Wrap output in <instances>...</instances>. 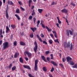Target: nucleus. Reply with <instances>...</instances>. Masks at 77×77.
I'll list each match as a JSON object with an SVG mask.
<instances>
[{
  "label": "nucleus",
  "mask_w": 77,
  "mask_h": 77,
  "mask_svg": "<svg viewBox=\"0 0 77 77\" xmlns=\"http://www.w3.org/2000/svg\"><path fill=\"white\" fill-rule=\"evenodd\" d=\"M64 47L65 48H69V47L70 50H72V43H71V42H68L67 43L66 42H65L64 44Z\"/></svg>",
  "instance_id": "1"
},
{
  "label": "nucleus",
  "mask_w": 77,
  "mask_h": 77,
  "mask_svg": "<svg viewBox=\"0 0 77 77\" xmlns=\"http://www.w3.org/2000/svg\"><path fill=\"white\" fill-rule=\"evenodd\" d=\"M41 37L42 38H44V35L43 34H41Z\"/></svg>",
  "instance_id": "49"
},
{
  "label": "nucleus",
  "mask_w": 77,
  "mask_h": 77,
  "mask_svg": "<svg viewBox=\"0 0 77 77\" xmlns=\"http://www.w3.org/2000/svg\"><path fill=\"white\" fill-rule=\"evenodd\" d=\"M54 41V42H57L59 44V41H58V39H57L55 40Z\"/></svg>",
  "instance_id": "32"
},
{
  "label": "nucleus",
  "mask_w": 77,
  "mask_h": 77,
  "mask_svg": "<svg viewBox=\"0 0 77 77\" xmlns=\"http://www.w3.org/2000/svg\"><path fill=\"white\" fill-rule=\"evenodd\" d=\"M2 41H0V45H2Z\"/></svg>",
  "instance_id": "60"
},
{
  "label": "nucleus",
  "mask_w": 77,
  "mask_h": 77,
  "mask_svg": "<svg viewBox=\"0 0 77 77\" xmlns=\"http://www.w3.org/2000/svg\"><path fill=\"white\" fill-rule=\"evenodd\" d=\"M41 24L42 25V27H43V28H45V26H44V25L42 24L41 23Z\"/></svg>",
  "instance_id": "45"
},
{
  "label": "nucleus",
  "mask_w": 77,
  "mask_h": 77,
  "mask_svg": "<svg viewBox=\"0 0 77 77\" xmlns=\"http://www.w3.org/2000/svg\"><path fill=\"white\" fill-rule=\"evenodd\" d=\"M57 19L58 20V23L59 24H61V21H60V20L59 18V17H57Z\"/></svg>",
  "instance_id": "21"
},
{
  "label": "nucleus",
  "mask_w": 77,
  "mask_h": 77,
  "mask_svg": "<svg viewBox=\"0 0 77 77\" xmlns=\"http://www.w3.org/2000/svg\"><path fill=\"white\" fill-rule=\"evenodd\" d=\"M47 59L48 61H49L50 60V58L48 57L47 58Z\"/></svg>",
  "instance_id": "59"
},
{
  "label": "nucleus",
  "mask_w": 77,
  "mask_h": 77,
  "mask_svg": "<svg viewBox=\"0 0 77 77\" xmlns=\"http://www.w3.org/2000/svg\"><path fill=\"white\" fill-rule=\"evenodd\" d=\"M28 76H29V77H35L32 76V74L30 73L28 74Z\"/></svg>",
  "instance_id": "34"
},
{
  "label": "nucleus",
  "mask_w": 77,
  "mask_h": 77,
  "mask_svg": "<svg viewBox=\"0 0 77 77\" xmlns=\"http://www.w3.org/2000/svg\"><path fill=\"white\" fill-rule=\"evenodd\" d=\"M46 28L47 29L48 32H50V31H52L51 29H49V28H48V27L47 26H46Z\"/></svg>",
  "instance_id": "14"
},
{
  "label": "nucleus",
  "mask_w": 77,
  "mask_h": 77,
  "mask_svg": "<svg viewBox=\"0 0 77 77\" xmlns=\"http://www.w3.org/2000/svg\"><path fill=\"white\" fill-rule=\"evenodd\" d=\"M20 44L21 45H26V43H24L23 42H20Z\"/></svg>",
  "instance_id": "16"
},
{
  "label": "nucleus",
  "mask_w": 77,
  "mask_h": 77,
  "mask_svg": "<svg viewBox=\"0 0 77 77\" xmlns=\"http://www.w3.org/2000/svg\"><path fill=\"white\" fill-rule=\"evenodd\" d=\"M43 44H47V42H46L45 41H43Z\"/></svg>",
  "instance_id": "46"
},
{
  "label": "nucleus",
  "mask_w": 77,
  "mask_h": 77,
  "mask_svg": "<svg viewBox=\"0 0 77 77\" xmlns=\"http://www.w3.org/2000/svg\"><path fill=\"white\" fill-rule=\"evenodd\" d=\"M35 10H33L32 13V16H33V15H35Z\"/></svg>",
  "instance_id": "25"
},
{
  "label": "nucleus",
  "mask_w": 77,
  "mask_h": 77,
  "mask_svg": "<svg viewBox=\"0 0 77 77\" xmlns=\"http://www.w3.org/2000/svg\"><path fill=\"white\" fill-rule=\"evenodd\" d=\"M18 3L20 5H22V3H21V1H20L18 2Z\"/></svg>",
  "instance_id": "51"
},
{
  "label": "nucleus",
  "mask_w": 77,
  "mask_h": 77,
  "mask_svg": "<svg viewBox=\"0 0 77 77\" xmlns=\"http://www.w3.org/2000/svg\"><path fill=\"white\" fill-rule=\"evenodd\" d=\"M16 66H14L13 67L11 68V70L12 71H15V69H16Z\"/></svg>",
  "instance_id": "17"
},
{
  "label": "nucleus",
  "mask_w": 77,
  "mask_h": 77,
  "mask_svg": "<svg viewBox=\"0 0 77 77\" xmlns=\"http://www.w3.org/2000/svg\"><path fill=\"white\" fill-rule=\"evenodd\" d=\"M12 66V64H10L9 66V68H11Z\"/></svg>",
  "instance_id": "43"
},
{
  "label": "nucleus",
  "mask_w": 77,
  "mask_h": 77,
  "mask_svg": "<svg viewBox=\"0 0 77 77\" xmlns=\"http://www.w3.org/2000/svg\"><path fill=\"white\" fill-rule=\"evenodd\" d=\"M9 43L8 42H6L3 44V48L4 50L6 49V48L9 47Z\"/></svg>",
  "instance_id": "2"
},
{
  "label": "nucleus",
  "mask_w": 77,
  "mask_h": 77,
  "mask_svg": "<svg viewBox=\"0 0 77 77\" xmlns=\"http://www.w3.org/2000/svg\"><path fill=\"white\" fill-rule=\"evenodd\" d=\"M73 32V30H72V31H71L70 30H69V33L70 34V35H72L73 34H72V32Z\"/></svg>",
  "instance_id": "27"
},
{
  "label": "nucleus",
  "mask_w": 77,
  "mask_h": 77,
  "mask_svg": "<svg viewBox=\"0 0 77 77\" xmlns=\"http://www.w3.org/2000/svg\"><path fill=\"white\" fill-rule=\"evenodd\" d=\"M32 2V0H29V5H30V3Z\"/></svg>",
  "instance_id": "39"
},
{
  "label": "nucleus",
  "mask_w": 77,
  "mask_h": 77,
  "mask_svg": "<svg viewBox=\"0 0 77 77\" xmlns=\"http://www.w3.org/2000/svg\"><path fill=\"white\" fill-rule=\"evenodd\" d=\"M41 58L42 60H44L45 62H47V61L45 60V57L44 55H42L41 56Z\"/></svg>",
  "instance_id": "9"
},
{
  "label": "nucleus",
  "mask_w": 77,
  "mask_h": 77,
  "mask_svg": "<svg viewBox=\"0 0 77 77\" xmlns=\"http://www.w3.org/2000/svg\"><path fill=\"white\" fill-rule=\"evenodd\" d=\"M70 65H74V63L72 61H71L70 62Z\"/></svg>",
  "instance_id": "23"
},
{
  "label": "nucleus",
  "mask_w": 77,
  "mask_h": 77,
  "mask_svg": "<svg viewBox=\"0 0 77 77\" xmlns=\"http://www.w3.org/2000/svg\"><path fill=\"white\" fill-rule=\"evenodd\" d=\"M56 24L57 26L58 27H59V24L58 23H56Z\"/></svg>",
  "instance_id": "63"
},
{
  "label": "nucleus",
  "mask_w": 77,
  "mask_h": 77,
  "mask_svg": "<svg viewBox=\"0 0 77 77\" xmlns=\"http://www.w3.org/2000/svg\"><path fill=\"white\" fill-rule=\"evenodd\" d=\"M11 27L12 28V29H15V25H11Z\"/></svg>",
  "instance_id": "29"
},
{
  "label": "nucleus",
  "mask_w": 77,
  "mask_h": 77,
  "mask_svg": "<svg viewBox=\"0 0 77 77\" xmlns=\"http://www.w3.org/2000/svg\"><path fill=\"white\" fill-rule=\"evenodd\" d=\"M18 56H19V54L18 53H16L14 55V57H15V58H17Z\"/></svg>",
  "instance_id": "19"
},
{
  "label": "nucleus",
  "mask_w": 77,
  "mask_h": 77,
  "mask_svg": "<svg viewBox=\"0 0 77 77\" xmlns=\"http://www.w3.org/2000/svg\"><path fill=\"white\" fill-rule=\"evenodd\" d=\"M61 12L63 13H65L66 14V13L68 12V10L65 8H64L61 10Z\"/></svg>",
  "instance_id": "6"
},
{
  "label": "nucleus",
  "mask_w": 77,
  "mask_h": 77,
  "mask_svg": "<svg viewBox=\"0 0 77 77\" xmlns=\"http://www.w3.org/2000/svg\"><path fill=\"white\" fill-rule=\"evenodd\" d=\"M43 11V10L42 9H38V12L40 13V14H41Z\"/></svg>",
  "instance_id": "20"
},
{
  "label": "nucleus",
  "mask_w": 77,
  "mask_h": 77,
  "mask_svg": "<svg viewBox=\"0 0 77 77\" xmlns=\"http://www.w3.org/2000/svg\"><path fill=\"white\" fill-rule=\"evenodd\" d=\"M36 18H34L33 19V21L34 23H35V22H36Z\"/></svg>",
  "instance_id": "40"
},
{
  "label": "nucleus",
  "mask_w": 77,
  "mask_h": 77,
  "mask_svg": "<svg viewBox=\"0 0 77 77\" xmlns=\"http://www.w3.org/2000/svg\"><path fill=\"white\" fill-rule=\"evenodd\" d=\"M50 35L52 37V38H53V34H52L51 33L50 34Z\"/></svg>",
  "instance_id": "58"
},
{
  "label": "nucleus",
  "mask_w": 77,
  "mask_h": 77,
  "mask_svg": "<svg viewBox=\"0 0 77 77\" xmlns=\"http://www.w3.org/2000/svg\"><path fill=\"white\" fill-rule=\"evenodd\" d=\"M26 54H27L28 57L30 58L31 56H32V54L30 52H29L28 51H26L25 52V54L26 55Z\"/></svg>",
  "instance_id": "5"
},
{
  "label": "nucleus",
  "mask_w": 77,
  "mask_h": 77,
  "mask_svg": "<svg viewBox=\"0 0 77 77\" xmlns=\"http://www.w3.org/2000/svg\"><path fill=\"white\" fill-rule=\"evenodd\" d=\"M2 5V2L0 1V6Z\"/></svg>",
  "instance_id": "55"
},
{
  "label": "nucleus",
  "mask_w": 77,
  "mask_h": 77,
  "mask_svg": "<svg viewBox=\"0 0 77 77\" xmlns=\"http://www.w3.org/2000/svg\"><path fill=\"white\" fill-rule=\"evenodd\" d=\"M36 36L37 38H38V39L39 41H40L41 42H42V39H41V38L39 36V35H37Z\"/></svg>",
  "instance_id": "10"
},
{
  "label": "nucleus",
  "mask_w": 77,
  "mask_h": 77,
  "mask_svg": "<svg viewBox=\"0 0 77 77\" xmlns=\"http://www.w3.org/2000/svg\"><path fill=\"white\" fill-rule=\"evenodd\" d=\"M52 33H54V34H56V32L55 31H52Z\"/></svg>",
  "instance_id": "53"
},
{
  "label": "nucleus",
  "mask_w": 77,
  "mask_h": 77,
  "mask_svg": "<svg viewBox=\"0 0 77 77\" xmlns=\"http://www.w3.org/2000/svg\"><path fill=\"white\" fill-rule=\"evenodd\" d=\"M34 8H35V6L33 5L32 6V7L31 8V9H34Z\"/></svg>",
  "instance_id": "57"
},
{
  "label": "nucleus",
  "mask_w": 77,
  "mask_h": 77,
  "mask_svg": "<svg viewBox=\"0 0 77 77\" xmlns=\"http://www.w3.org/2000/svg\"><path fill=\"white\" fill-rule=\"evenodd\" d=\"M19 60L20 63H23V59L22 57L20 58Z\"/></svg>",
  "instance_id": "18"
},
{
  "label": "nucleus",
  "mask_w": 77,
  "mask_h": 77,
  "mask_svg": "<svg viewBox=\"0 0 77 77\" xmlns=\"http://www.w3.org/2000/svg\"><path fill=\"white\" fill-rule=\"evenodd\" d=\"M66 34L67 36H69V31L68 30H67L66 31Z\"/></svg>",
  "instance_id": "30"
},
{
  "label": "nucleus",
  "mask_w": 77,
  "mask_h": 77,
  "mask_svg": "<svg viewBox=\"0 0 77 77\" xmlns=\"http://www.w3.org/2000/svg\"><path fill=\"white\" fill-rule=\"evenodd\" d=\"M15 16L17 17H17H19V16L17 14H15Z\"/></svg>",
  "instance_id": "54"
},
{
  "label": "nucleus",
  "mask_w": 77,
  "mask_h": 77,
  "mask_svg": "<svg viewBox=\"0 0 77 77\" xmlns=\"http://www.w3.org/2000/svg\"><path fill=\"white\" fill-rule=\"evenodd\" d=\"M23 66L25 68H26V69H30V67L29 66L24 65Z\"/></svg>",
  "instance_id": "12"
},
{
  "label": "nucleus",
  "mask_w": 77,
  "mask_h": 77,
  "mask_svg": "<svg viewBox=\"0 0 77 77\" xmlns=\"http://www.w3.org/2000/svg\"><path fill=\"white\" fill-rule=\"evenodd\" d=\"M6 33H8V32H9V31L10 30L8 26H6Z\"/></svg>",
  "instance_id": "13"
},
{
  "label": "nucleus",
  "mask_w": 77,
  "mask_h": 77,
  "mask_svg": "<svg viewBox=\"0 0 77 77\" xmlns=\"http://www.w3.org/2000/svg\"><path fill=\"white\" fill-rule=\"evenodd\" d=\"M16 12L17 14H20V9H17Z\"/></svg>",
  "instance_id": "22"
},
{
  "label": "nucleus",
  "mask_w": 77,
  "mask_h": 77,
  "mask_svg": "<svg viewBox=\"0 0 77 77\" xmlns=\"http://www.w3.org/2000/svg\"><path fill=\"white\" fill-rule=\"evenodd\" d=\"M43 69L44 71H45V72H46V71H47V69H46V67H43Z\"/></svg>",
  "instance_id": "24"
},
{
  "label": "nucleus",
  "mask_w": 77,
  "mask_h": 77,
  "mask_svg": "<svg viewBox=\"0 0 77 77\" xmlns=\"http://www.w3.org/2000/svg\"><path fill=\"white\" fill-rule=\"evenodd\" d=\"M32 16H30L29 17V20H32Z\"/></svg>",
  "instance_id": "47"
},
{
  "label": "nucleus",
  "mask_w": 77,
  "mask_h": 77,
  "mask_svg": "<svg viewBox=\"0 0 77 77\" xmlns=\"http://www.w3.org/2000/svg\"><path fill=\"white\" fill-rule=\"evenodd\" d=\"M6 17L7 18H8H8H9V16H8V9H7V11H6Z\"/></svg>",
  "instance_id": "26"
},
{
  "label": "nucleus",
  "mask_w": 77,
  "mask_h": 77,
  "mask_svg": "<svg viewBox=\"0 0 77 77\" xmlns=\"http://www.w3.org/2000/svg\"><path fill=\"white\" fill-rule=\"evenodd\" d=\"M71 5H72L73 6H75V4L73 3H71Z\"/></svg>",
  "instance_id": "56"
},
{
  "label": "nucleus",
  "mask_w": 77,
  "mask_h": 77,
  "mask_svg": "<svg viewBox=\"0 0 77 77\" xmlns=\"http://www.w3.org/2000/svg\"><path fill=\"white\" fill-rule=\"evenodd\" d=\"M17 41H15L13 43L14 45V46H16V45H17Z\"/></svg>",
  "instance_id": "28"
},
{
  "label": "nucleus",
  "mask_w": 77,
  "mask_h": 77,
  "mask_svg": "<svg viewBox=\"0 0 77 77\" xmlns=\"http://www.w3.org/2000/svg\"><path fill=\"white\" fill-rule=\"evenodd\" d=\"M25 60H26V61H27L28 60H29V58L27 57H26L25 58Z\"/></svg>",
  "instance_id": "52"
},
{
  "label": "nucleus",
  "mask_w": 77,
  "mask_h": 77,
  "mask_svg": "<svg viewBox=\"0 0 77 77\" xmlns=\"http://www.w3.org/2000/svg\"><path fill=\"white\" fill-rule=\"evenodd\" d=\"M56 4H57V3L53 2L51 5H56Z\"/></svg>",
  "instance_id": "36"
},
{
  "label": "nucleus",
  "mask_w": 77,
  "mask_h": 77,
  "mask_svg": "<svg viewBox=\"0 0 77 77\" xmlns=\"http://www.w3.org/2000/svg\"><path fill=\"white\" fill-rule=\"evenodd\" d=\"M38 60H36L35 61V64L34 66V69L35 71H37L38 70Z\"/></svg>",
  "instance_id": "3"
},
{
  "label": "nucleus",
  "mask_w": 77,
  "mask_h": 77,
  "mask_svg": "<svg viewBox=\"0 0 77 77\" xmlns=\"http://www.w3.org/2000/svg\"><path fill=\"white\" fill-rule=\"evenodd\" d=\"M54 70V67H53L52 68V69L51 70V72H53Z\"/></svg>",
  "instance_id": "37"
},
{
  "label": "nucleus",
  "mask_w": 77,
  "mask_h": 77,
  "mask_svg": "<svg viewBox=\"0 0 77 77\" xmlns=\"http://www.w3.org/2000/svg\"><path fill=\"white\" fill-rule=\"evenodd\" d=\"M66 60V59L65 58H63V62H65Z\"/></svg>",
  "instance_id": "42"
},
{
  "label": "nucleus",
  "mask_w": 77,
  "mask_h": 77,
  "mask_svg": "<svg viewBox=\"0 0 77 77\" xmlns=\"http://www.w3.org/2000/svg\"><path fill=\"white\" fill-rule=\"evenodd\" d=\"M39 23H40V21L39 20H38L37 21V26L38 27V26H39Z\"/></svg>",
  "instance_id": "33"
},
{
  "label": "nucleus",
  "mask_w": 77,
  "mask_h": 77,
  "mask_svg": "<svg viewBox=\"0 0 77 77\" xmlns=\"http://www.w3.org/2000/svg\"><path fill=\"white\" fill-rule=\"evenodd\" d=\"M60 65L62 68H63V64H60Z\"/></svg>",
  "instance_id": "50"
},
{
  "label": "nucleus",
  "mask_w": 77,
  "mask_h": 77,
  "mask_svg": "<svg viewBox=\"0 0 77 77\" xmlns=\"http://www.w3.org/2000/svg\"><path fill=\"white\" fill-rule=\"evenodd\" d=\"M17 18L18 19V20H20V18L19 16L17 17Z\"/></svg>",
  "instance_id": "61"
},
{
  "label": "nucleus",
  "mask_w": 77,
  "mask_h": 77,
  "mask_svg": "<svg viewBox=\"0 0 77 77\" xmlns=\"http://www.w3.org/2000/svg\"><path fill=\"white\" fill-rule=\"evenodd\" d=\"M51 63H52L53 65H54V66H57V64L55 62L53 61H51Z\"/></svg>",
  "instance_id": "8"
},
{
  "label": "nucleus",
  "mask_w": 77,
  "mask_h": 77,
  "mask_svg": "<svg viewBox=\"0 0 77 77\" xmlns=\"http://www.w3.org/2000/svg\"><path fill=\"white\" fill-rule=\"evenodd\" d=\"M8 3L9 5H14V3H13L12 1H8Z\"/></svg>",
  "instance_id": "15"
},
{
  "label": "nucleus",
  "mask_w": 77,
  "mask_h": 77,
  "mask_svg": "<svg viewBox=\"0 0 77 77\" xmlns=\"http://www.w3.org/2000/svg\"><path fill=\"white\" fill-rule=\"evenodd\" d=\"M76 66H77V64H76L74 65V66H73L72 67L73 68H76Z\"/></svg>",
  "instance_id": "41"
},
{
  "label": "nucleus",
  "mask_w": 77,
  "mask_h": 77,
  "mask_svg": "<svg viewBox=\"0 0 77 77\" xmlns=\"http://www.w3.org/2000/svg\"><path fill=\"white\" fill-rule=\"evenodd\" d=\"M66 59L67 60V62H69L70 60H72V58L69 57H67L66 58Z\"/></svg>",
  "instance_id": "7"
},
{
  "label": "nucleus",
  "mask_w": 77,
  "mask_h": 77,
  "mask_svg": "<svg viewBox=\"0 0 77 77\" xmlns=\"http://www.w3.org/2000/svg\"><path fill=\"white\" fill-rule=\"evenodd\" d=\"M34 44V45H35V46L34 48V50L35 53H36V52H37V50H38V45L37 44V43L36 41L35 42Z\"/></svg>",
  "instance_id": "4"
},
{
  "label": "nucleus",
  "mask_w": 77,
  "mask_h": 77,
  "mask_svg": "<svg viewBox=\"0 0 77 77\" xmlns=\"http://www.w3.org/2000/svg\"><path fill=\"white\" fill-rule=\"evenodd\" d=\"M30 36L31 38H33V33H32V34H31L30 35Z\"/></svg>",
  "instance_id": "35"
},
{
  "label": "nucleus",
  "mask_w": 77,
  "mask_h": 77,
  "mask_svg": "<svg viewBox=\"0 0 77 77\" xmlns=\"http://www.w3.org/2000/svg\"><path fill=\"white\" fill-rule=\"evenodd\" d=\"M6 2V0H3V3L5 4Z\"/></svg>",
  "instance_id": "62"
},
{
  "label": "nucleus",
  "mask_w": 77,
  "mask_h": 77,
  "mask_svg": "<svg viewBox=\"0 0 77 77\" xmlns=\"http://www.w3.org/2000/svg\"><path fill=\"white\" fill-rule=\"evenodd\" d=\"M31 30H32L33 31V32H35V29H34V28H31Z\"/></svg>",
  "instance_id": "44"
},
{
  "label": "nucleus",
  "mask_w": 77,
  "mask_h": 77,
  "mask_svg": "<svg viewBox=\"0 0 77 77\" xmlns=\"http://www.w3.org/2000/svg\"><path fill=\"white\" fill-rule=\"evenodd\" d=\"M49 53H50V51H46L45 53H46V54H48Z\"/></svg>",
  "instance_id": "48"
},
{
  "label": "nucleus",
  "mask_w": 77,
  "mask_h": 77,
  "mask_svg": "<svg viewBox=\"0 0 77 77\" xmlns=\"http://www.w3.org/2000/svg\"><path fill=\"white\" fill-rule=\"evenodd\" d=\"M20 8L23 11H25V9L21 7H20Z\"/></svg>",
  "instance_id": "38"
},
{
  "label": "nucleus",
  "mask_w": 77,
  "mask_h": 77,
  "mask_svg": "<svg viewBox=\"0 0 77 77\" xmlns=\"http://www.w3.org/2000/svg\"><path fill=\"white\" fill-rule=\"evenodd\" d=\"M49 42L51 44H52V43H53V41L51 40H49Z\"/></svg>",
  "instance_id": "31"
},
{
  "label": "nucleus",
  "mask_w": 77,
  "mask_h": 77,
  "mask_svg": "<svg viewBox=\"0 0 77 77\" xmlns=\"http://www.w3.org/2000/svg\"><path fill=\"white\" fill-rule=\"evenodd\" d=\"M2 29H0V38H3V36L2 35Z\"/></svg>",
  "instance_id": "11"
},
{
  "label": "nucleus",
  "mask_w": 77,
  "mask_h": 77,
  "mask_svg": "<svg viewBox=\"0 0 77 77\" xmlns=\"http://www.w3.org/2000/svg\"><path fill=\"white\" fill-rule=\"evenodd\" d=\"M55 38H57V35H56V34H55L54 35Z\"/></svg>",
  "instance_id": "64"
}]
</instances>
